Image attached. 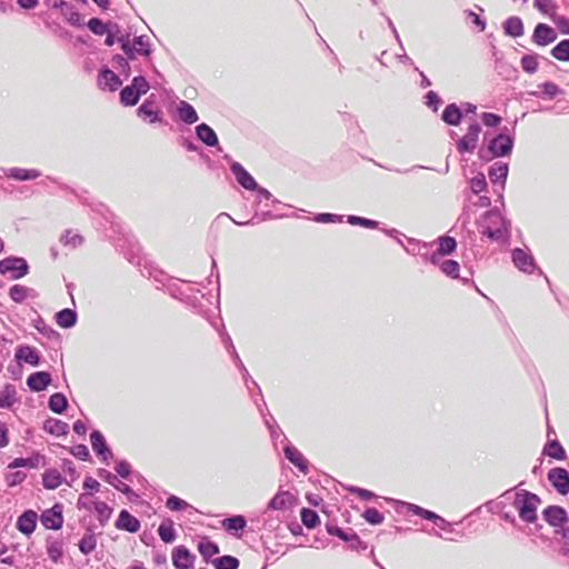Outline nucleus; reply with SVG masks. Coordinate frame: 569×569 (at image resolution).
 I'll return each mask as SVG.
<instances>
[{
    "label": "nucleus",
    "instance_id": "obj_42",
    "mask_svg": "<svg viewBox=\"0 0 569 569\" xmlns=\"http://www.w3.org/2000/svg\"><path fill=\"white\" fill-rule=\"evenodd\" d=\"M198 550L204 559H208L219 552L218 546L207 539L199 542Z\"/></svg>",
    "mask_w": 569,
    "mask_h": 569
},
{
    "label": "nucleus",
    "instance_id": "obj_13",
    "mask_svg": "<svg viewBox=\"0 0 569 569\" xmlns=\"http://www.w3.org/2000/svg\"><path fill=\"white\" fill-rule=\"evenodd\" d=\"M91 446L93 451L101 457L103 461H108L112 457V452L106 443L103 435L94 430L90 435Z\"/></svg>",
    "mask_w": 569,
    "mask_h": 569
},
{
    "label": "nucleus",
    "instance_id": "obj_62",
    "mask_svg": "<svg viewBox=\"0 0 569 569\" xmlns=\"http://www.w3.org/2000/svg\"><path fill=\"white\" fill-rule=\"evenodd\" d=\"M10 468H19V467H28V468H33L36 467V460L34 459H31V458H28V459H24V458H17L14 459L10 465H9Z\"/></svg>",
    "mask_w": 569,
    "mask_h": 569
},
{
    "label": "nucleus",
    "instance_id": "obj_57",
    "mask_svg": "<svg viewBox=\"0 0 569 569\" xmlns=\"http://www.w3.org/2000/svg\"><path fill=\"white\" fill-rule=\"evenodd\" d=\"M329 532L331 535L338 536L339 538H341L345 541H356L357 543H361L359 537L353 532L347 533L340 528L329 529Z\"/></svg>",
    "mask_w": 569,
    "mask_h": 569
},
{
    "label": "nucleus",
    "instance_id": "obj_37",
    "mask_svg": "<svg viewBox=\"0 0 569 569\" xmlns=\"http://www.w3.org/2000/svg\"><path fill=\"white\" fill-rule=\"evenodd\" d=\"M158 533L162 541L172 542L176 539V531L171 520L163 521L159 528Z\"/></svg>",
    "mask_w": 569,
    "mask_h": 569
},
{
    "label": "nucleus",
    "instance_id": "obj_27",
    "mask_svg": "<svg viewBox=\"0 0 569 569\" xmlns=\"http://www.w3.org/2000/svg\"><path fill=\"white\" fill-rule=\"evenodd\" d=\"M462 118V110L456 104H448L441 116V119L450 126H458Z\"/></svg>",
    "mask_w": 569,
    "mask_h": 569
},
{
    "label": "nucleus",
    "instance_id": "obj_46",
    "mask_svg": "<svg viewBox=\"0 0 569 569\" xmlns=\"http://www.w3.org/2000/svg\"><path fill=\"white\" fill-rule=\"evenodd\" d=\"M88 28L94 34L102 36V34L107 33L110 30L111 24L104 23V22H102L98 18H92L88 22Z\"/></svg>",
    "mask_w": 569,
    "mask_h": 569
},
{
    "label": "nucleus",
    "instance_id": "obj_19",
    "mask_svg": "<svg viewBox=\"0 0 569 569\" xmlns=\"http://www.w3.org/2000/svg\"><path fill=\"white\" fill-rule=\"evenodd\" d=\"M98 84L101 89L114 91L121 86V80L113 71L103 69L99 74Z\"/></svg>",
    "mask_w": 569,
    "mask_h": 569
},
{
    "label": "nucleus",
    "instance_id": "obj_28",
    "mask_svg": "<svg viewBox=\"0 0 569 569\" xmlns=\"http://www.w3.org/2000/svg\"><path fill=\"white\" fill-rule=\"evenodd\" d=\"M177 110L179 118L188 124H192L199 119L194 108L187 101H180Z\"/></svg>",
    "mask_w": 569,
    "mask_h": 569
},
{
    "label": "nucleus",
    "instance_id": "obj_8",
    "mask_svg": "<svg viewBox=\"0 0 569 569\" xmlns=\"http://www.w3.org/2000/svg\"><path fill=\"white\" fill-rule=\"evenodd\" d=\"M548 480L561 495L569 492V472L563 468H552L548 472Z\"/></svg>",
    "mask_w": 569,
    "mask_h": 569
},
{
    "label": "nucleus",
    "instance_id": "obj_14",
    "mask_svg": "<svg viewBox=\"0 0 569 569\" xmlns=\"http://www.w3.org/2000/svg\"><path fill=\"white\" fill-rule=\"evenodd\" d=\"M232 173L236 176V179L239 184H241L247 190H256L257 182L252 178V176L238 162H233L230 167Z\"/></svg>",
    "mask_w": 569,
    "mask_h": 569
},
{
    "label": "nucleus",
    "instance_id": "obj_49",
    "mask_svg": "<svg viewBox=\"0 0 569 569\" xmlns=\"http://www.w3.org/2000/svg\"><path fill=\"white\" fill-rule=\"evenodd\" d=\"M521 67L528 73H533L538 69V59L535 54H527L521 58Z\"/></svg>",
    "mask_w": 569,
    "mask_h": 569
},
{
    "label": "nucleus",
    "instance_id": "obj_7",
    "mask_svg": "<svg viewBox=\"0 0 569 569\" xmlns=\"http://www.w3.org/2000/svg\"><path fill=\"white\" fill-rule=\"evenodd\" d=\"M512 262L522 272L532 273L536 270V262L527 250L516 248L512 250Z\"/></svg>",
    "mask_w": 569,
    "mask_h": 569
},
{
    "label": "nucleus",
    "instance_id": "obj_55",
    "mask_svg": "<svg viewBox=\"0 0 569 569\" xmlns=\"http://www.w3.org/2000/svg\"><path fill=\"white\" fill-rule=\"evenodd\" d=\"M47 551L49 557L53 561H57L62 557L63 553L62 543L60 541H52L48 545Z\"/></svg>",
    "mask_w": 569,
    "mask_h": 569
},
{
    "label": "nucleus",
    "instance_id": "obj_18",
    "mask_svg": "<svg viewBox=\"0 0 569 569\" xmlns=\"http://www.w3.org/2000/svg\"><path fill=\"white\" fill-rule=\"evenodd\" d=\"M51 382L50 373L46 371H39L31 373L27 379L28 387L33 391L44 390Z\"/></svg>",
    "mask_w": 569,
    "mask_h": 569
},
{
    "label": "nucleus",
    "instance_id": "obj_16",
    "mask_svg": "<svg viewBox=\"0 0 569 569\" xmlns=\"http://www.w3.org/2000/svg\"><path fill=\"white\" fill-rule=\"evenodd\" d=\"M172 562L177 569H190L193 566V556L182 546L172 552Z\"/></svg>",
    "mask_w": 569,
    "mask_h": 569
},
{
    "label": "nucleus",
    "instance_id": "obj_25",
    "mask_svg": "<svg viewBox=\"0 0 569 569\" xmlns=\"http://www.w3.org/2000/svg\"><path fill=\"white\" fill-rule=\"evenodd\" d=\"M16 359L20 362H26L32 366H38L40 357L34 348L29 346H21L16 351Z\"/></svg>",
    "mask_w": 569,
    "mask_h": 569
},
{
    "label": "nucleus",
    "instance_id": "obj_24",
    "mask_svg": "<svg viewBox=\"0 0 569 569\" xmlns=\"http://www.w3.org/2000/svg\"><path fill=\"white\" fill-rule=\"evenodd\" d=\"M535 7L542 13L548 14L559 26L566 21L563 17L556 13V4L552 0H535Z\"/></svg>",
    "mask_w": 569,
    "mask_h": 569
},
{
    "label": "nucleus",
    "instance_id": "obj_43",
    "mask_svg": "<svg viewBox=\"0 0 569 569\" xmlns=\"http://www.w3.org/2000/svg\"><path fill=\"white\" fill-rule=\"evenodd\" d=\"M60 241L64 246L77 248L80 244H82L83 238L79 233H73L71 230H66L64 233L61 236Z\"/></svg>",
    "mask_w": 569,
    "mask_h": 569
},
{
    "label": "nucleus",
    "instance_id": "obj_64",
    "mask_svg": "<svg viewBox=\"0 0 569 569\" xmlns=\"http://www.w3.org/2000/svg\"><path fill=\"white\" fill-rule=\"evenodd\" d=\"M426 99L427 106L437 111L438 106L441 103V99L439 98V96L435 91H429L426 96Z\"/></svg>",
    "mask_w": 569,
    "mask_h": 569
},
{
    "label": "nucleus",
    "instance_id": "obj_54",
    "mask_svg": "<svg viewBox=\"0 0 569 569\" xmlns=\"http://www.w3.org/2000/svg\"><path fill=\"white\" fill-rule=\"evenodd\" d=\"M131 87L139 93L144 94L149 90V82L144 77L138 76L132 79Z\"/></svg>",
    "mask_w": 569,
    "mask_h": 569
},
{
    "label": "nucleus",
    "instance_id": "obj_30",
    "mask_svg": "<svg viewBox=\"0 0 569 569\" xmlns=\"http://www.w3.org/2000/svg\"><path fill=\"white\" fill-rule=\"evenodd\" d=\"M508 176L507 163L496 162L489 170V178L493 183L501 182L505 186Z\"/></svg>",
    "mask_w": 569,
    "mask_h": 569
},
{
    "label": "nucleus",
    "instance_id": "obj_61",
    "mask_svg": "<svg viewBox=\"0 0 569 569\" xmlns=\"http://www.w3.org/2000/svg\"><path fill=\"white\" fill-rule=\"evenodd\" d=\"M481 118H482V122L487 127H497L501 121V118L499 116L491 113V112L482 113Z\"/></svg>",
    "mask_w": 569,
    "mask_h": 569
},
{
    "label": "nucleus",
    "instance_id": "obj_26",
    "mask_svg": "<svg viewBox=\"0 0 569 569\" xmlns=\"http://www.w3.org/2000/svg\"><path fill=\"white\" fill-rule=\"evenodd\" d=\"M98 475L101 479H103L106 482L111 485L113 488H116L120 492H122L124 495L132 493L131 488L128 485H126L124 482H122L121 480H119L118 477L116 475L111 473L110 471H108L106 469H100L98 471Z\"/></svg>",
    "mask_w": 569,
    "mask_h": 569
},
{
    "label": "nucleus",
    "instance_id": "obj_50",
    "mask_svg": "<svg viewBox=\"0 0 569 569\" xmlns=\"http://www.w3.org/2000/svg\"><path fill=\"white\" fill-rule=\"evenodd\" d=\"M470 188L473 193H480L481 191L486 190L487 188V181L483 173L479 172L477 173L471 180H470Z\"/></svg>",
    "mask_w": 569,
    "mask_h": 569
},
{
    "label": "nucleus",
    "instance_id": "obj_17",
    "mask_svg": "<svg viewBox=\"0 0 569 569\" xmlns=\"http://www.w3.org/2000/svg\"><path fill=\"white\" fill-rule=\"evenodd\" d=\"M37 512L33 510L24 511L17 520V528L24 535H31L37 526Z\"/></svg>",
    "mask_w": 569,
    "mask_h": 569
},
{
    "label": "nucleus",
    "instance_id": "obj_9",
    "mask_svg": "<svg viewBox=\"0 0 569 569\" xmlns=\"http://www.w3.org/2000/svg\"><path fill=\"white\" fill-rule=\"evenodd\" d=\"M543 519L553 528L561 529L563 528L565 522L567 521V511L559 506H549L542 512Z\"/></svg>",
    "mask_w": 569,
    "mask_h": 569
},
{
    "label": "nucleus",
    "instance_id": "obj_35",
    "mask_svg": "<svg viewBox=\"0 0 569 569\" xmlns=\"http://www.w3.org/2000/svg\"><path fill=\"white\" fill-rule=\"evenodd\" d=\"M67 406V398L60 392L53 393L49 399V408L56 413H62Z\"/></svg>",
    "mask_w": 569,
    "mask_h": 569
},
{
    "label": "nucleus",
    "instance_id": "obj_23",
    "mask_svg": "<svg viewBox=\"0 0 569 569\" xmlns=\"http://www.w3.org/2000/svg\"><path fill=\"white\" fill-rule=\"evenodd\" d=\"M196 134L197 138L208 147H216L219 143L216 132L206 123L196 127Z\"/></svg>",
    "mask_w": 569,
    "mask_h": 569
},
{
    "label": "nucleus",
    "instance_id": "obj_59",
    "mask_svg": "<svg viewBox=\"0 0 569 569\" xmlns=\"http://www.w3.org/2000/svg\"><path fill=\"white\" fill-rule=\"evenodd\" d=\"M541 88L549 98H555L561 92L560 88L553 82H545L541 84Z\"/></svg>",
    "mask_w": 569,
    "mask_h": 569
},
{
    "label": "nucleus",
    "instance_id": "obj_45",
    "mask_svg": "<svg viewBox=\"0 0 569 569\" xmlns=\"http://www.w3.org/2000/svg\"><path fill=\"white\" fill-rule=\"evenodd\" d=\"M301 521L307 528H315L319 523V516L316 511L303 508L301 510Z\"/></svg>",
    "mask_w": 569,
    "mask_h": 569
},
{
    "label": "nucleus",
    "instance_id": "obj_11",
    "mask_svg": "<svg viewBox=\"0 0 569 569\" xmlns=\"http://www.w3.org/2000/svg\"><path fill=\"white\" fill-rule=\"evenodd\" d=\"M41 522L48 529H60L63 523L61 506L56 505L51 509L46 510L41 516Z\"/></svg>",
    "mask_w": 569,
    "mask_h": 569
},
{
    "label": "nucleus",
    "instance_id": "obj_48",
    "mask_svg": "<svg viewBox=\"0 0 569 569\" xmlns=\"http://www.w3.org/2000/svg\"><path fill=\"white\" fill-rule=\"evenodd\" d=\"M94 510L101 523L106 522L111 517L112 513V509L103 501L96 502Z\"/></svg>",
    "mask_w": 569,
    "mask_h": 569
},
{
    "label": "nucleus",
    "instance_id": "obj_41",
    "mask_svg": "<svg viewBox=\"0 0 569 569\" xmlns=\"http://www.w3.org/2000/svg\"><path fill=\"white\" fill-rule=\"evenodd\" d=\"M545 453L557 460H563L566 458V451L557 440H553L546 446Z\"/></svg>",
    "mask_w": 569,
    "mask_h": 569
},
{
    "label": "nucleus",
    "instance_id": "obj_31",
    "mask_svg": "<svg viewBox=\"0 0 569 569\" xmlns=\"http://www.w3.org/2000/svg\"><path fill=\"white\" fill-rule=\"evenodd\" d=\"M56 321L61 328H71L76 325L77 313L72 309L66 308L56 315Z\"/></svg>",
    "mask_w": 569,
    "mask_h": 569
},
{
    "label": "nucleus",
    "instance_id": "obj_34",
    "mask_svg": "<svg viewBox=\"0 0 569 569\" xmlns=\"http://www.w3.org/2000/svg\"><path fill=\"white\" fill-rule=\"evenodd\" d=\"M550 53L559 61H569V39L561 40L551 49Z\"/></svg>",
    "mask_w": 569,
    "mask_h": 569
},
{
    "label": "nucleus",
    "instance_id": "obj_40",
    "mask_svg": "<svg viewBox=\"0 0 569 569\" xmlns=\"http://www.w3.org/2000/svg\"><path fill=\"white\" fill-rule=\"evenodd\" d=\"M216 569H238L239 560L232 556H222L212 561Z\"/></svg>",
    "mask_w": 569,
    "mask_h": 569
},
{
    "label": "nucleus",
    "instance_id": "obj_20",
    "mask_svg": "<svg viewBox=\"0 0 569 569\" xmlns=\"http://www.w3.org/2000/svg\"><path fill=\"white\" fill-rule=\"evenodd\" d=\"M116 527L129 532H137L140 529V521L130 515L127 510H122L116 522Z\"/></svg>",
    "mask_w": 569,
    "mask_h": 569
},
{
    "label": "nucleus",
    "instance_id": "obj_38",
    "mask_svg": "<svg viewBox=\"0 0 569 569\" xmlns=\"http://www.w3.org/2000/svg\"><path fill=\"white\" fill-rule=\"evenodd\" d=\"M222 525L227 531H239L244 529L247 520L243 516H233L224 519Z\"/></svg>",
    "mask_w": 569,
    "mask_h": 569
},
{
    "label": "nucleus",
    "instance_id": "obj_6",
    "mask_svg": "<svg viewBox=\"0 0 569 569\" xmlns=\"http://www.w3.org/2000/svg\"><path fill=\"white\" fill-rule=\"evenodd\" d=\"M512 147L513 139L508 134L500 133L490 141L488 150L492 157H505L511 152Z\"/></svg>",
    "mask_w": 569,
    "mask_h": 569
},
{
    "label": "nucleus",
    "instance_id": "obj_1",
    "mask_svg": "<svg viewBox=\"0 0 569 569\" xmlns=\"http://www.w3.org/2000/svg\"><path fill=\"white\" fill-rule=\"evenodd\" d=\"M480 233L492 241L507 242L510 238V221L497 210L486 212L479 222Z\"/></svg>",
    "mask_w": 569,
    "mask_h": 569
},
{
    "label": "nucleus",
    "instance_id": "obj_15",
    "mask_svg": "<svg viewBox=\"0 0 569 569\" xmlns=\"http://www.w3.org/2000/svg\"><path fill=\"white\" fill-rule=\"evenodd\" d=\"M296 497L289 491H279L268 503V508L272 510H287L293 507Z\"/></svg>",
    "mask_w": 569,
    "mask_h": 569
},
{
    "label": "nucleus",
    "instance_id": "obj_33",
    "mask_svg": "<svg viewBox=\"0 0 569 569\" xmlns=\"http://www.w3.org/2000/svg\"><path fill=\"white\" fill-rule=\"evenodd\" d=\"M7 176L17 180H31L40 177V172L34 169L27 170L21 168H11Z\"/></svg>",
    "mask_w": 569,
    "mask_h": 569
},
{
    "label": "nucleus",
    "instance_id": "obj_3",
    "mask_svg": "<svg viewBox=\"0 0 569 569\" xmlns=\"http://www.w3.org/2000/svg\"><path fill=\"white\" fill-rule=\"evenodd\" d=\"M29 271V266L23 258L8 257L0 260V273L9 274L10 279L17 280L24 277Z\"/></svg>",
    "mask_w": 569,
    "mask_h": 569
},
{
    "label": "nucleus",
    "instance_id": "obj_58",
    "mask_svg": "<svg viewBox=\"0 0 569 569\" xmlns=\"http://www.w3.org/2000/svg\"><path fill=\"white\" fill-rule=\"evenodd\" d=\"M166 505L170 510H183L189 506L184 500L176 496L169 497Z\"/></svg>",
    "mask_w": 569,
    "mask_h": 569
},
{
    "label": "nucleus",
    "instance_id": "obj_53",
    "mask_svg": "<svg viewBox=\"0 0 569 569\" xmlns=\"http://www.w3.org/2000/svg\"><path fill=\"white\" fill-rule=\"evenodd\" d=\"M223 341H224L227 348L229 349V351L231 352V355L233 356L237 366L240 368V370L243 371L244 376H248V371L244 368L242 361L240 360L239 355L237 353L236 348L232 345L231 338L228 335H226L224 338H223Z\"/></svg>",
    "mask_w": 569,
    "mask_h": 569
},
{
    "label": "nucleus",
    "instance_id": "obj_29",
    "mask_svg": "<svg viewBox=\"0 0 569 569\" xmlns=\"http://www.w3.org/2000/svg\"><path fill=\"white\" fill-rule=\"evenodd\" d=\"M505 33L517 38L523 34V24L520 18L510 17L503 23Z\"/></svg>",
    "mask_w": 569,
    "mask_h": 569
},
{
    "label": "nucleus",
    "instance_id": "obj_36",
    "mask_svg": "<svg viewBox=\"0 0 569 569\" xmlns=\"http://www.w3.org/2000/svg\"><path fill=\"white\" fill-rule=\"evenodd\" d=\"M140 96L130 84L121 90L120 101L124 106H134L139 101Z\"/></svg>",
    "mask_w": 569,
    "mask_h": 569
},
{
    "label": "nucleus",
    "instance_id": "obj_21",
    "mask_svg": "<svg viewBox=\"0 0 569 569\" xmlns=\"http://www.w3.org/2000/svg\"><path fill=\"white\" fill-rule=\"evenodd\" d=\"M9 297L17 303H21L27 299H34L38 293L34 289L24 287L22 284H14L9 290Z\"/></svg>",
    "mask_w": 569,
    "mask_h": 569
},
{
    "label": "nucleus",
    "instance_id": "obj_44",
    "mask_svg": "<svg viewBox=\"0 0 569 569\" xmlns=\"http://www.w3.org/2000/svg\"><path fill=\"white\" fill-rule=\"evenodd\" d=\"M97 546V539L93 533H87L79 542V549L83 555H89L94 550Z\"/></svg>",
    "mask_w": 569,
    "mask_h": 569
},
{
    "label": "nucleus",
    "instance_id": "obj_52",
    "mask_svg": "<svg viewBox=\"0 0 569 569\" xmlns=\"http://www.w3.org/2000/svg\"><path fill=\"white\" fill-rule=\"evenodd\" d=\"M363 518L371 525H380L383 521V515L375 508H368L363 512Z\"/></svg>",
    "mask_w": 569,
    "mask_h": 569
},
{
    "label": "nucleus",
    "instance_id": "obj_2",
    "mask_svg": "<svg viewBox=\"0 0 569 569\" xmlns=\"http://www.w3.org/2000/svg\"><path fill=\"white\" fill-rule=\"evenodd\" d=\"M540 502L537 495L521 490L515 496L513 507L522 521L533 523L538 519L537 509Z\"/></svg>",
    "mask_w": 569,
    "mask_h": 569
},
{
    "label": "nucleus",
    "instance_id": "obj_39",
    "mask_svg": "<svg viewBox=\"0 0 569 569\" xmlns=\"http://www.w3.org/2000/svg\"><path fill=\"white\" fill-rule=\"evenodd\" d=\"M62 482L61 475L57 470H47L43 473V486L47 489H56Z\"/></svg>",
    "mask_w": 569,
    "mask_h": 569
},
{
    "label": "nucleus",
    "instance_id": "obj_22",
    "mask_svg": "<svg viewBox=\"0 0 569 569\" xmlns=\"http://www.w3.org/2000/svg\"><path fill=\"white\" fill-rule=\"evenodd\" d=\"M283 451L286 458L292 465H295L301 472L308 473V462L297 448L292 446H286Z\"/></svg>",
    "mask_w": 569,
    "mask_h": 569
},
{
    "label": "nucleus",
    "instance_id": "obj_32",
    "mask_svg": "<svg viewBox=\"0 0 569 569\" xmlns=\"http://www.w3.org/2000/svg\"><path fill=\"white\" fill-rule=\"evenodd\" d=\"M16 401V388L4 385L0 388V408H10Z\"/></svg>",
    "mask_w": 569,
    "mask_h": 569
},
{
    "label": "nucleus",
    "instance_id": "obj_63",
    "mask_svg": "<svg viewBox=\"0 0 569 569\" xmlns=\"http://www.w3.org/2000/svg\"><path fill=\"white\" fill-rule=\"evenodd\" d=\"M119 34V27L117 24H111V28L110 30L107 32V38H106V44L111 47L114 44L116 40L118 41V39L120 37H118Z\"/></svg>",
    "mask_w": 569,
    "mask_h": 569
},
{
    "label": "nucleus",
    "instance_id": "obj_10",
    "mask_svg": "<svg viewBox=\"0 0 569 569\" xmlns=\"http://www.w3.org/2000/svg\"><path fill=\"white\" fill-rule=\"evenodd\" d=\"M557 32L546 23H538L532 34V41L538 46H547L556 41Z\"/></svg>",
    "mask_w": 569,
    "mask_h": 569
},
{
    "label": "nucleus",
    "instance_id": "obj_47",
    "mask_svg": "<svg viewBox=\"0 0 569 569\" xmlns=\"http://www.w3.org/2000/svg\"><path fill=\"white\" fill-rule=\"evenodd\" d=\"M457 247V242L451 237H441L439 238V249L438 252L440 254H450L455 251Z\"/></svg>",
    "mask_w": 569,
    "mask_h": 569
},
{
    "label": "nucleus",
    "instance_id": "obj_12",
    "mask_svg": "<svg viewBox=\"0 0 569 569\" xmlns=\"http://www.w3.org/2000/svg\"><path fill=\"white\" fill-rule=\"evenodd\" d=\"M152 96L144 100V102L138 108V116L149 123H156L162 121L160 110L154 109V101L151 99Z\"/></svg>",
    "mask_w": 569,
    "mask_h": 569
},
{
    "label": "nucleus",
    "instance_id": "obj_4",
    "mask_svg": "<svg viewBox=\"0 0 569 569\" xmlns=\"http://www.w3.org/2000/svg\"><path fill=\"white\" fill-rule=\"evenodd\" d=\"M118 41L121 42V48L129 59H133L136 54L148 57L151 52L149 39L144 36L136 37L132 44L128 40V37L123 36H120Z\"/></svg>",
    "mask_w": 569,
    "mask_h": 569
},
{
    "label": "nucleus",
    "instance_id": "obj_51",
    "mask_svg": "<svg viewBox=\"0 0 569 569\" xmlns=\"http://www.w3.org/2000/svg\"><path fill=\"white\" fill-rule=\"evenodd\" d=\"M441 271L451 277L457 278L459 272V263L455 260H445L440 266Z\"/></svg>",
    "mask_w": 569,
    "mask_h": 569
},
{
    "label": "nucleus",
    "instance_id": "obj_56",
    "mask_svg": "<svg viewBox=\"0 0 569 569\" xmlns=\"http://www.w3.org/2000/svg\"><path fill=\"white\" fill-rule=\"evenodd\" d=\"M348 222L350 224H359L366 228H376L378 226L377 221L358 216H348Z\"/></svg>",
    "mask_w": 569,
    "mask_h": 569
},
{
    "label": "nucleus",
    "instance_id": "obj_60",
    "mask_svg": "<svg viewBox=\"0 0 569 569\" xmlns=\"http://www.w3.org/2000/svg\"><path fill=\"white\" fill-rule=\"evenodd\" d=\"M71 453L81 460H88L90 457L89 449L86 445L74 446L71 450Z\"/></svg>",
    "mask_w": 569,
    "mask_h": 569
},
{
    "label": "nucleus",
    "instance_id": "obj_5",
    "mask_svg": "<svg viewBox=\"0 0 569 569\" xmlns=\"http://www.w3.org/2000/svg\"><path fill=\"white\" fill-rule=\"evenodd\" d=\"M481 127L473 122L469 126L467 133L457 142V149L460 153L472 152L478 143Z\"/></svg>",
    "mask_w": 569,
    "mask_h": 569
}]
</instances>
